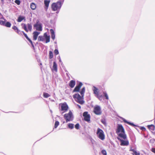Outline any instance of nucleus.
<instances>
[{"instance_id": "1", "label": "nucleus", "mask_w": 155, "mask_h": 155, "mask_svg": "<svg viewBox=\"0 0 155 155\" xmlns=\"http://www.w3.org/2000/svg\"><path fill=\"white\" fill-rule=\"evenodd\" d=\"M116 133L120 138L124 140L127 139V136L125 134L124 128L121 125H118L116 129Z\"/></svg>"}, {"instance_id": "2", "label": "nucleus", "mask_w": 155, "mask_h": 155, "mask_svg": "<svg viewBox=\"0 0 155 155\" xmlns=\"http://www.w3.org/2000/svg\"><path fill=\"white\" fill-rule=\"evenodd\" d=\"M75 101L81 104H83L84 101L83 100V96H81L79 94H75L73 96Z\"/></svg>"}, {"instance_id": "3", "label": "nucleus", "mask_w": 155, "mask_h": 155, "mask_svg": "<svg viewBox=\"0 0 155 155\" xmlns=\"http://www.w3.org/2000/svg\"><path fill=\"white\" fill-rule=\"evenodd\" d=\"M61 6V2H58L53 3L51 6L52 9L54 11L59 10Z\"/></svg>"}, {"instance_id": "4", "label": "nucleus", "mask_w": 155, "mask_h": 155, "mask_svg": "<svg viewBox=\"0 0 155 155\" xmlns=\"http://www.w3.org/2000/svg\"><path fill=\"white\" fill-rule=\"evenodd\" d=\"M96 134L98 135V137L102 140H103L105 139V136L103 131L100 129L98 128L97 130Z\"/></svg>"}, {"instance_id": "5", "label": "nucleus", "mask_w": 155, "mask_h": 155, "mask_svg": "<svg viewBox=\"0 0 155 155\" xmlns=\"http://www.w3.org/2000/svg\"><path fill=\"white\" fill-rule=\"evenodd\" d=\"M93 90L94 93L95 94V96L98 98L100 100H102L103 96L102 95H100L99 94V90L95 87L94 86Z\"/></svg>"}, {"instance_id": "6", "label": "nucleus", "mask_w": 155, "mask_h": 155, "mask_svg": "<svg viewBox=\"0 0 155 155\" xmlns=\"http://www.w3.org/2000/svg\"><path fill=\"white\" fill-rule=\"evenodd\" d=\"M72 113L70 111L68 113L66 114H64V117L65 119L66 122L72 120Z\"/></svg>"}, {"instance_id": "7", "label": "nucleus", "mask_w": 155, "mask_h": 155, "mask_svg": "<svg viewBox=\"0 0 155 155\" xmlns=\"http://www.w3.org/2000/svg\"><path fill=\"white\" fill-rule=\"evenodd\" d=\"M93 111L97 115H101L102 113L100 107L98 105L94 107Z\"/></svg>"}, {"instance_id": "8", "label": "nucleus", "mask_w": 155, "mask_h": 155, "mask_svg": "<svg viewBox=\"0 0 155 155\" xmlns=\"http://www.w3.org/2000/svg\"><path fill=\"white\" fill-rule=\"evenodd\" d=\"M61 105V110L63 111L64 112L67 111L68 109V107L66 103H61L60 104Z\"/></svg>"}, {"instance_id": "9", "label": "nucleus", "mask_w": 155, "mask_h": 155, "mask_svg": "<svg viewBox=\"0 0 155 155\" xmlns=\"http://www.w3.org/2000/svg\"><path fill=\"white\" fill-rule=\"evenodd\" d=\"M117 139L121 142L120 145L121 146H127L129 144L128 141L126 139L124 140L119 137H117Z\"/></svg>"}, {"instance_id": "10", "label": "nucleus", "mask_w": 155, "mask_h": 155, "mask_svg": "<svg viewBox=\"0 0 155 155\" xmlns=\"http://www.w3.org/2000/svg\"><path fill=\"white\" fill-rule=\"evenodd\" d=\"M83 116L84 117V120L85 121L87 122H89L90 121V116L88 114L87 112H84L83 114Z\"/></svg>"}, {"instance_id": "11", "label": "nucleus", "mask_w": 155, "mask_h": 155, "mask_svg": "<svg viewBox=\"0 0 155 155\" xmlns=\"http://www.w3.org/2000/svg\"><path fill=\"white\" fill-rule=\"evenodd\" d=\"M34 27H35L36 30L38 31H41L42 30V27L41 23H38L37 22L34 25Z\"/></svg>"}, {"instance_id": "12", "label": "nucleus", "mask_w": 155, "mask_h": 155, "mask_svg": "<svg viewBox=\"0 0 155 155\" xmlns=\"http://www.w3.org/2000/svg\"><path fill=\"white\" fill-rule=\"evenodd\" d=\"M82 85V83L80 82L77 85L73 90V92H79Z\"/></svg>"}, {"instance_id": "13", "label": "nucleus", "mask_w": 155, "mask_h": 155, "mask_svg": "<svg viewBox=\"0 0 155 155\" xmlns=\"http://www.w3.org/2000/svg\"><path fill=\"white\" fill-rule=\"evenodd\" d=\"M40 33L38 31H35L33 32V40H36L37 38L38 35Z\"/></svg>"}, {"instance_id": "14", "label": "nucleus", "mask_w": 155, "mask_h": 155, "mask_svg": "<svg viewBox=\"0 0 155 155\" xmlns=\"http://www.w3.org/2000/svg\"><path fill=\"white\" fill-rule=\"evenodd\" d=\"M12 28L15 31V32L17 33L19 35H22L21 31H20L19 30L16 26L15 25L13 26L12 27Z\"/></svg>"}, {"instance_id": "15", "label": "nucleus", "mask_w": 155, "mask_h": 155, "mask_svg": "<svg viewBox=\"0 0 155 155\" xmlns=\"http://www.w3.org/2000/svg\"><path fill=\"white\" fill-rule=\"evenodd\" d=\"M44 37L46 40L45 42L46 43L49 42L50 41V36L48 35L47 33H45L44 34Z\"/></svg>"}, {"instance_id": "16", "label": "nucleus", "mask_w": 155, "mask_h": 155, "mask_svg": "<svg viewBox=\"0 0 155 155\" xmlns=\"http://www.w3.org/2000/svg\"><path fill=\"white\" fill-rule=\"evenodd\" d=\"M76 84V82L75 80H71L70 81L69 83V86L71 88H73L75 86Z\"/></svg>"}, {"instance_id": "17", "label": "nucleus", "mask_w": 155, "mask_h": 155, "mask_svg": "<svg viewBox=\"0 0 155 155\" xmlns=\"http://www.w3.org/2000/svg\"><path fill=\"white\" fill-rule=\"evenodd\" d=\"M50 2V0H45L44 1L45 5V8L46 10H47L48 7Z\"/></svg>"}, {"instance_id": "18", "label": "nucleus", "mask_w": 155, "mask_h": 155, "mask_svg": "<svg viewBox=\"0 0 155 155\" xmlns=\"http://www.w3.org/2000/svg\"><path fill=\"white\" fill-rule=\"evenodd\" d=\"M130 151H132L133 153L132 154L133 155H140V153L139 152H137V151L134 149H130Z\"/></svg>"}, {"instance_id": "19", "label": "nucleus", "mask_w": 155, "mask_h": 155, "mask_svg": "<svg viewBox=\"0 0 155 155\" xmlns=\"http://www.w3.org/2000/svg\"><path fill=\"white\" fill-rule=\"evenodd\" d=\"M23 20H25V17L24 16H19L17 19V21L18 22H21Z\"/></svg>"}, {"instance_id": "20", "label": "nucleus", "mask_w": 155, "mask_h": 155, "mask_svg": "<svg viewBox=\"0 0 155 155\" xmlns=\"http://www.w3.org/2000/svg\"><path fill=\"white\" fill-rule=\"evenodd\" d=\"M50 31L51 33V38L53 40H54L55 38V35L54 31L52 29H51Z\"/></svg>"}, {"instance_id": "21", "label": "nucleus", "mask_w": 155, "mask_h": 155, "mask_svg": "<svg viewBox=\"0 0 155 155\" xmlns=\"http://www.w3.org/2000/svg\"><path fill=\"white\" fill-rule=\"evenodd\" d=\"M36 5L34 3H32L30 5V8L33 10H34L36 9Z\"/></svg>"}, {"instance_id": "22", "label": "nucleus", "mask_w": 155, "mask_h": 155, "mask_svg": "<svg viewBox=\"0 0 155 155\" xmlns=\"http://www.w3.org/2000/svg\"><path fill=\"white\" fill-rule=\"evenodd\" d=\"M45 41V38L44 37V35L43 36H39L38 37V41Z\"/></svg>"}, {"instance_id": "23", "label": "nucleus", "mask_w": 155, "mask_h": 155, "mask_svg": "<svg viewBox=\"0 0 155 155\" xmlns=\"http://www.w3.org/2000/svg\"><path fill=\"white\" fill-rule=\"evenodd\" d=\"M53 68L55 71H57V66L56 63L55 62H53Z\"/></svg>"}, {"instance_id": "24", "label": "nucleus", "mask_w": 155, "mask_h": 155, "mask_svg": "<svg viewBox=\"0 0 155 155\" xmlns=\"http://www.w3.org/2000/svg\"><path fill=\"white\" fill-rule=\"evenodd\" d=\"M147 127L149 129L152 130H153L155 129L154 126L153 125H148L147 126Z\"/></svg>"}, {"instance_id": "25", "label": "nucleus", "mask_w": 155, "mask_h": 155, "mask_svg": "<svg viewBox=\"0 0 155 155\" xmlns=\"http://www.w3.org/2000/svg\"><path fill=\"white\" fill-rule=\"evenodd\" d=\"M123 121L125 123H126L131 126H135V125L133 123L127 121L125 119H124L123 120Z\"/></svg>"}, {"instance_id": "26", "label": "nucleus", "mask_w": 155, "mask_h": 155, "mask_svg": "<svg viewBox=\"0 0 155 155\" xmlns=\"http://www.w3.org/2000/svg\"><path fill=\"white\" fill-rule=\"evenodd\" d=\"M85 91V87H83L80 92V93L82 96H84V94Z\"/></svg>"}, {"instance_id": "27", "label": "nucleus", "mask_w": 155, "mask_h": 155, "mask_svg": "<svg viewBox=\"0 0 155 155\" xmlns=\"http://www.w3.org/2000/svg\"><path fill=\"white\" fill-rule=\"evenodd\" d=\"M11 23L8 21H7L6 23H5L4 26H5L7 27L10 28L11 27Z\"/></svg>"}, {"instance_id": "28", "label": "nucleus", "mask_w": 155, "mask_h": 155, "mask_svg": "<svg viewBox=\"0 0 155 155\" xmlns=\"http://www.w3.org/2000/svg\"><path fill=\"white\" fill-rule=\"evenodd\" d=\"M6 20L5 19H4V20H0V25H2L4 26Z\"/></svg>"}, {"instance_id": "29", "label": "nucleus", "mask_w": 155, "mask_h": 155, "mask_svg": "<svg viewBox=\"0 0 155 155\" xmlns=\"http://www.w3.org/2000/svg\"><path fill=\"white\" fill-rule=\"evenodd\" d=\"M49 58L50 59L53 58V55L52 52L51 51H49Z\"/></svg>"}, {"instance_id": "30", "label": "nucleus", "mask_w": 155, "mask_h": 155, "mask_svg": "<svg viewBox=\"0 0 155 155\" xmlns=\"http://www.w3.org/2000/svg\"><path fill=\"white\" fill-rule=\"evenodd\" d=\"M43 95L45 98H48L50 96V94L46 93H44Z\"/></svg>"}, {"instance_id": "31", "label": "nucleus", "mask_w": 155, "mask_h": 155, "mask_svg": "<svg viewBox=\"0 0 155 155\" xmlns=\"http://www.w3.org/2000/svg\"><path fill=\"white\" fill-rule=\"evenodd\" d=\"M23 24V26L22 27L25 30V31L26 32H28V30L27 29V26H26V24Z\"/></svg>"}, {"instance_id": "32", "label": "nucleus", "mask_w": 155, "mask_h": 155, "mask_svg": "<svg viewBox=\"0 0 155 155\" xmlns=\"http://www.w3.org/2000/svg\"><path fill=\"white\" fill-rule=\"evenodd\" d=\"M27 26L28 27V28L29 30L31 31L32 29V27L31 25L30 24H28Z\"/></svg>"}, {"instance_id": "33", "label": "nucleus", "mask_w": 155, "mask_h": 155, "mask_svg": "<svg viewBox=\"0 0 155 155\" xmlns=\"http://www.w3.org/2000/svg\"><path fill=\"white\" fill-rule=\"evenodd\" d=\"M59 123L58 121H56L54 124V127L56 128L59 125Z\"/></svg>"}, {"instance_id": "34", "label": "nucleus", "mask_w": 155, "mask_h": 155, "mask_svg": "<svg viewBox=\"0 0 155 155\" xmlns=\"http://www.w3.org/2000/svg\"><path fill=\"white\" fill-rule=\"evenodd\" d=\"M68 127L71 129H72L74 128V124H69L68 125Z\"/></svg>"}, {"instance_id": "35", "label": "nucleus", "mask_w": 155, "mask_h": 155, "mask_svg": "<svg viewBox=\"0 0 155 155\" xmlns=\"http://www.w3.org/2000/svg\"><path fill=\"white\" fill-rule=\"evenodd\" d=\"M103 94H104V96L105 97L106 99L107 100H108L109 97H108V95L107 94V93L106 92H104L103 93Z\"/></svg>"}, {"instance_id": "36", "label": "nucleus", "mask_w": 155, "mask_h": 155, "mask_svg": "<svg viewBox=\"0 0 155 155\" xmlns=\"http://www.w3.org/2000/svg\"><path fill=\"white\" fill-rule=\"evenodd\" d=\"M101 153L103 155H107L106 151L105 150H102L101 151Z\"/></svg>"}, {"instance_id": "37", "label": "nucleus", "mask_w": 155, "mask_h": 155, "mask_svg": "<svg viewBox=\"0 0 155 155\" xmlns=\"http://www.w3.org/2000/svg\"><path fill=\"white\" fill-rule=\"evenodd\" d=\"M15 3L17 5H19L20 4V1L19 0H15Z\"/></svg>"}, {"instance_id": "38", "label": "nucleus", "mask_w": 155, "mask_h": 155, "mask_svg": "<svg viewBox=\"0 0 155 155\" xmlns=\"http://www.w3.org/2000/svg\"><path fill=\"white\" fill-rule=\"evenodd\" d=\"M75 127L77 129H78L79 128V124L78 123L77 124L75 125Z\"/></svg>"}, {"instance_id": "39", "label": "nucleus", "mask_w": 155, "mask_h": 155, "mask_svg": "<svg viewBox=\"0 0 155 155\" xmlns=\"http://www.w3.org/2000/svg\"><path fill=\"white\" fill-rule=\"evenodd\" d=\"M54 53L55 55H57L58 54L59 52L57 49H55L54 51Z\"/></svg>"}, {"instance_id": "40", "label": "nucleus", "mask_w": 155, "mask_h": 155, "mask_svg": "<svg viewBox=\"0 0 155 155\" xmlns=\"http://www.w3.org/2000/svg\"><path fill=\"white\" fill-rule=\"evenodd\" d=\"M21 33H23V35H24L25 36V38H26L27 39L28 38V36L27 35V34H25L24 31H21Z\"/></svg>"}, {"instance_id": "41", "label": "nucleus", "mask_w": 155, "mask_h": 155, "mask_svg": "<svg viewBox=\"0 0 155 155\" xmlns=\"http://www.w3.org/2000/svg\"><path fill=\"white\" fill-rule=\"evenodd\" d=\"M101 122L104 124H106V122L105 120L104 119H102L101 120Z\"/></svg>"}, {"instance_id": "42", "label": "nucleus", "mask_w": 155, "mask_h": 155, "mask_svg": "<svg viewBox=\"0 0 155 155\" xmlns=\"http://www.w3.org/2000/svg\"><path fill=\"white\" fill-rule=\"evenodd\" d=\"M140 129L142 130H146V128L145 127H141L140 128Z\"/></svg>"}, {"instance_id": "43", "label": "nucleus", "mask_w": 155, "mask_h": 155, "mask_svg": "<svg viewBox=\"0 0 155 155\" xmlns=\"http://www.w3.org/2000/svg\"><path fill=\"white\" fill-rule=\"evenodd\" d=\"M151 151L155 153V148H152L151 149Z\"/></svg>"}, {"instance_id": "44", "label": "nucleus", "mask_w": 155, "mask_h": 155, "mask_svg": "<svg viewBox=\"0 0 155 155\" xmlns=\"http://www.w3.org/2000/svg\"><path fill=\"white\" fill-rule=\"evenodd\" d=\"M27 39L29 41L31 44H32V43H33L32 41L30 40V38H28Z\"/></svg>"}, {"instance_id": "45", "label": "nucleus", "mask_w": 155, "mask_h": 155, "mask_svg": "<svg viewBox=\"0 0 155 155\" xmlns=\"http://www.w3.org/2000/svg\"><path fill=\"white\" fill-rule=\"evenodd\" d=\"M77 106L79 109H81V106L79 104H77Z\"/></svg>"}, {"instance_id": "46", "label": "nucleus", "mask_w": 155, "mask_h": 155, "mask_svg": "<svg viewBox=\"0 0 155 155\" xmlns=\"http://www.w3.org/2000/svg\"><path fill=\"white\" fill-rule=\"evenodd\" d=\"M31 45H32V46L33 47V48H34V45H33V43H32V44H31Z\"/></svg>"}, {"instance_id": "47", "label": "nucleus", "mask_w": 155, "mask_h": 155, "mask_svg": "<svg viewBox=\"0 0 155 155\" xmlns=\"http://www.w3.org/2000/svg\"><path fill=\"white\" fill-rule=\"evenodd\" d=\"M40 65L41 66V65H42V64H41V63L40 64Z\"/></svg>"}]
</instances>
